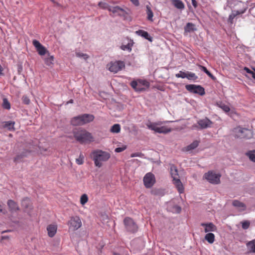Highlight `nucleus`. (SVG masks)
Returning a JSON list of instances; mask_svg holds the SVG:
<instances>
[{"label":"nucleus","mask_w":255,"mask_h":255,"mask_svg":"<svg viewBox=\"0 0 255 255\" xmlns=\"http://www.w3.org/2000/svg\"><path fill=\"white\" fill-rule=\"evenodd\" d=\"M73 135L76 140L81 144L93 141V138L91 133L85 129L74 130Z\"/></svg>","instance_id":"obj_1"},{"label":"nucleus","mask_w":255,"mask_h":255,"mask_svg":"<svg viewBox=\"0 0 255 255\" xmlns=\"http://www.w3.org/2000/svg\"><path fill=\"white\" fill-rule=\"evenodd\" d=\"M92 156L95 166L98 167H101L102 166V162L107 161L111 156L109 153L101 150L94 151Z\"/></svg>","instance_id":"obj_2"},{"label":"nucleus","mask_w":255,"mask_h":255,"mask_svg":"<svg viewBox=\"0 0 255 255\" xmlns=\"http://www.w3.org/2000/svg\"><path fill=\"white\" fill-rule=\"evenodd\" d=\"M169 122H164V123ZM163 123V122H158L156 123L149 122L147 123L146 125L149 129L154 130L157 133L165 134L170 132L171 131V129L170 128H168L166 126H160Z\"/></svg>","instance_id":"obj_3"},{"label":"nucleus","mask_w":255,"mask_h":255,"mask_svg":"<svg viewBox=\"0 0 255 255\" xmlns=\"http://www.w3.org/2000/svg\"><path fill=\"white\" fill-rule=\"evenodd\" d=\"M235 136L237 138L249 139L253 137L252 131L246 128L238 127L234 129Z\"/></svg>","instance_id":"obj_4"},{"label":"nucleus","mask_w":255,"mask_h":255,"mask_svg":"<svg viewBox=\"0 0 255 255\" xmlns=\"http://www.w3.org/2000/svg\"><path fill=\"white\" fill-rule=\"evenodd\" d=\"M124 224L126 231L130 233H135L138 230V226L134 221L129 217L124 220Z\"/></svg>","instance_id":"obj_5"},{"label":"nucleus","mask_w":255,"mask_h":255,"mask_svg":"<svg viewBox=\"0 0 255 255\" xmlns=\"http://www.w3.org/2000/svg\"><path fill=\"white\" fill-rule=\"evenodd\" d=\"M220 174H217L212 171L206 173L204 177L207 179L210 183L214 184H218L220 182Z\"/></svg>","instance_id":"obj_6"},{"label":"nucleus","mask_w":255,"mask_h":255,"mask_svg":"<svg viewBox=\"0 0 255 255\" xmlns=\"http://www.w3.org/2000/svg\"><path fill=\"white\" fill-rule=\"evenodd\" d=\"M185 88L187 91L192 93L198 94L201 96L205 94L204 88L200 85L194 84L186 85Z\"/></svg>","instance_id":"obj_7"},{"label":"nucleus","mask_w":255,"mask_h":255,"mask_svg":"<svg viewBox=\"0 0 255 255\" xmlns=\"http://www.w3.org/2000/svg\"><path fill=\"white\" fill-rule=\"evenodd\" d=\"M143 180L144 186L147 188H151L155 182L154 175L150 172L145 174Z\"/></svg>","instance_id":"obj_8"},{"label":"nucleus","mask_w":255,"mask_h":255,"mask_svg":"<svg viewBox=\"0 0 255 255\" xmlns=\"http://www.w3.org/2000/svg\"><path fill=\"white\" fill-rule=\"evenodd\" d=\"M69 228L75 231L81 227L82 223L79 217L75 216L71 218L68 222Z\"/></svg>","instance_id":"obj_9"},{"label":"nucleus","mask_w":255,"mask_h":255,"mask_svg":"<svg viewBox=\"0 0 255 255\" xmlns=\"http://www.w3.org/2000/svg\"><path fill=\"white\" fill-rule=\"evenodd\" d=\"M124 67L125 64L123 62L120 61H116L110 63L109 70L111 72L116 73L121 70Z\"/></svg>","instance_id":"obj_10"},{"label":"nucleus","mask_w":255,"mask_h":255,"mask_svg":"<svg viewBox=\"0 0 255 255\" xmlns=\"http://www.w3.org/2000/svg\"><path fill=\"white\" fill-rule=\"evenodd\" d=\"M197 124L199 126V128H198L197 126H194V127L200 129H205L211 127L213 123L208 118H205L203 119L199 120Z\"/></svg>","instance_id":"obj_11"},{"label":"nucleus","mask_w":255,"mask_h":255,"mask_svg":"<svg viewBox=\"0 0 255 255\" xmlns=\"http://www.w3.org/2000/svg\"><path fill=\"white\" fill-rule=\"evenodd\" d=\"M110 11L119 16H125V15L127 14L126 11L119 6H111V7L110 8Z\"/></svg>","instance_id":"obj_12"},{"label":"nucleus","mask_w":255,"mask_h":255,"mask_svg":"<svg viewBox=\"0 0 255 255\" xmlns=\"http://www.w3.org/2000/svg\"><path fill=\"white\" fill-rule=\"evenodd\" d=\"M201 226L205 227L204 231L205 233L215 232L217 230L216 226L212 223H201Z\"/></svg>","instance_id":"obj_13"},{"label":"nucleus","mask_w":255,"mask_h":255,"mask_svg":"<svg viewBox=\"0 0 255 255\" xmlns=\"http://www.w3.org/2000/svg\"><path fill=\"white\" fill-rule=\"evenodd\" d=\"M7 204L9 210L11 212H16L19 210V208L17 203L12 200H8Z\"/></svg>","instance_id":"obj_14"},{"label":"nucleus","mask_w":255,"mask_h":255,"mask_svg":"<svg viewBox=\"0 0 255 255\" xmlns=\"http://www.w3.org/2000/svg\"><path fill=\"white\" fill-rule=\"evenodd\" d=\"M130 86L137 92H141L145 90V87H142L141 83H139L138 81H132L130 83Z\"/></svg>","instance_id":"obj_15"},{"label":"nucleus","mask_w":255,"mask_h":255,"mask_svg":"<svg viewBox=\"0 0 255 255\" xmlns=\"http://www.w3.org/2000/svg\"><path fill=\"white\" fill-rule=\"evenodd\" d=\"M83 125L89 123L94 120V116L92 114H84L81 115Z\"/></svg>","instance_id":"obj_16"},{"label":"nucleus","mask_w":255,"mask_h":255,"mask_svg":"<svg viewBox=\"0 0 255 255\" xmlns=\"http://www.w3.org/2000/svg\"><path fill=\"white\" fill-rule=\"evenodd\" d=\"M71 124L74 126L84 125L81 115L73 118L71 120Z\"/></svg>","instance_id":"obj_17"},{"label":"nucleus","mask_w":255,"mask_h":255,"mask_svg":"<svg viewBox=\"0 0 255 255\" xmlns=\"http://www.w3.org/2000/svg\"><path fill=\"white\" fill-rule=\"evenodd\" d=\"M135 33L139 36H140L148 41L151 42L152 41V37L149 35L147 31L143 30H138L135 31Z\"/></svg>","instance_id":"obj_18"},{"label":"nucleus","mask_w":255,"mask_h":255,"mask_svg":"<svg viewBox=\"0 0 255 255\" xmlns=\"http://www.w3.org/2000/svg\"><path fill=\"white\" fill-rule=\"evenodd\" d=\"M232 204L234 207H236L240 211H244L246 210V205L244 203H243L238 200L233 201Z\"/></svg>","instance_id":"obj_19"},{"label":"nucleus","mask_w":255,"mask_h":255,"mask_svg":"<svg viewBox=\"0 0 255 255\" xmlns=\"http://www.w3.org/2000/svg\"><path fill=\"white\" fill-rule=\"evenodd\" d=\"M173 181V184L176 186V188L177 189L178 192L180 193H181L184 191V187L183 185L181 182L179 178H176L175 179V180Z\"/></svg>","instance_id":"obj_20"},{"label":"nucleus","mask_w":255,"mask_h":255,"mask_svg":"<svg viewBox=\"0 0 255 255\" xmlns=\"http://www.w3.org/2000/svg\"><path fill=\"white\" fill-rule=\"evenodd\" d=\"M48 235L50 237H53L56 233L57 226L54 225H50L47 228Z\"/></svg>","instance_id":"obj_21"},{"label":"nucleus","mask_w":255,"mask_h":255,"mask_svg":"<svg viewBox=\"0 0 255 255\" xmlns=\"http://www.w3.org/2000/svg\"><path fill=\"white\" fill-rule=\"evenodd\" d=\"M196 30L195 25L191 22L187 23L184 27V30L186 32H191Z\"/></svg>","instance_id":"obj_22"},{"label":"nucleus","mask_w":255,"mask_h":255,"mask_svg":"<svg viewBox=\"0 0 255 255\" xmlns=\"http://www.w3.org/2000/svg\"><path fill=\"white\" fill-rule=\"evenodd\" d=\"M170 173L171 175L173 178V180H175V179H176V178H179L178 170L177 168L175 166L172 165V166H171Z\"/></svg>","instance_id":"obj_23"},{"label":"nucleus","mask_w":255,"mask_h":255,"mask_svg":"<svg viewBox=\"0 0 255 255\" xmlns=\"http://www.w3.org/2000/svg\"><path fill=\"white\" fill-rule=\"evenodd\" d=\"M172 3L178 9H183L185 7L183 2L180 0H173Z\"/></svg>","instance_id":"obj_24"},{"label":"nucleus","mask_w":255,"mask_h":255,"mask_svg":"<svg viewBox=\"0 0 255 255\" xmlns=\"http://www.w3.org/2000/svg\"><path fill=\"white\" fill-rule=\"evenodd\" d=\"M21 206L25 209H29L30 207V200L28 198H24L21 201Z\"/></svg>","instance_id":"obj_25"},{"label":"nucleus","mask_w":255,"mask_h":255,"mask_svg":"<svg viewBox=\"0 0 255 255\" xmlns=\"http://www.w3.org/2000/svg\"><path fill=\"white\" fill-rule=\"evenodd\" d=\"M205 239L209 244H213L215 241V235L212 233H208L205 235Z\"/></svg>","instance_id":"obj_26"},{"label":"nucleus","mask_w":255,"mask_h":255,"mask_svg":"<svg viewBox=\"0 0 255 255\" xmlns=\"http://www.w3.org/2000/svg\"><path fill=\"white\" fill-rule=\"evenodd\" d=\"M200 69L203 71H204L209 77H210L212 80H215L216 79L215 77H214L208 70L207 69L202 65H198Z\"/></svg>","instance_id":"obj_27"},{"label":"nucleus","mask_w":255,"mask_h":255,"mask_svg":"<svg viewBox=\"0 0 255 255\" xmlns=\"http://www.w3.org/2000/svg\"><path fill=\"white\" fill-rule=\"evenodd\" d=\"M146 13L147 15V18L148 20L153 21L152 17L153 16V12L149 5H146Z\"/></svg>","instance_id":"obj_28"},{"label":"nucleus","mask_w":255,"mask_h":255,"mask_svg":"<svg viewBox=\"0 0 255 255\" xmlns=\"http://www.w3.org/2000/svg\"><path fill=\"white\" fill-rule=\"evenodd\" d=\"M217 105L226 113H228L230 111V107L222 102L217 103Z\"/></svg>","instance_id":"obj_29"},{"label":"nucleus","mask_w":255,"mask_h":255,"mask_svg":"<svg viewBox=\"0 0 255 255\" xmlns=\"http://www.w3.org/2000/svg\"><path fill=\"white\" fill-rule=\"evenodd\" d=\"M199 143V141L198 140H194L192 143H191L190 144L188 145L186 148L187 151H190L191 150L194 149L195 148H196Z\"/></svg>","instance_id":"obj_30"},{"label":"nucleus","mask_w":255,"mask_h":255,"mask_svg":"<svg viewBox=\"0 0 255 255\" xmlns=\"http://www.w3.org/2000/svg\"><path fill=\"white\" fill-rule=\"evenodd\" d=\"M247 246L250 252L255 253V239L247 243Z\"/></svg>","instance_id":"obj_31"},{"label":"nucleus","mask_w":255,"mask_h":255,"mask_svg":"<svg viewBox=\"0 0 255 255\" xmlns=\"http://www.w3.org/2000/svg\"><path fill=\"white\" fill-rule=\"evenodd\" d=\"M121 130V126L119 124L114 125L110 129V131L113 133H119Z\"/></svg>","instance_id":"obj_32"},{"label":"nucleus","mask_w":255,"mask_h":255,"mask_svg":"<svg viewBox=\"0 0 255 255\" xmlns=\"http://www.w3.org/2000/svg\"><path fill=\"white\" fill-rule=\"evenodd\" d=\"M53 60H54L53 56H50L49 55V53L48 54V57L45 58L44 59L45 63L47 66H49L52 65L53 64Z\"/></svg>","instance_id":"obj_33"},{"label":"nucleus","mask_w":255,"mask_h":255,"mask_svg":"<svg viewBox=\"0 0 255 255\" xmlns=\"http://www.w3.org/2000/svg\"><path fill=\"white\" fill-rule=\"evenodd\" d=\"M14 123L11 121L5 122L3 123V127L10 130L13 128Z\"/></svg>","instance_id":"obj_34"},{"label":"nucleus","mask_w":255,"mask_h":255,"mask_svg":"<svg viewBox=\"0 0 255 255\" xmlns=\"http://www.w3.org/2000/svg\"><path fill=\"white\" fill-rule=\"evenodd\" d=\"M186 75L187 76L186 78H187L188 80H192L195 81L198 79V76H196L195 73L187 72V73H186Z\"/></svg>","instance_id":"obj_35"},{"label":"nucleus","mask_w":255,"mask_h":255,"mask_svg":"<svg viewBox=\"0 0 255 255\" xmlns=\"http://www.w3.org/2000/svg\"><path fill=\"white\" fill-rule=\"evenodd\" d=\"M250 159L255 162V150L250 151L246 153Z\"/></svg>","instance_id":"obj_36"},{"label":"nucleus","mask_w":255,"mask_h":255,"mask_svg":"<svg viewBox=\"0 0 255 255\" xmlns=\"http://www.w3.org/2000/svg\"><path fill=\"white\" fill-rule=\"evenodd\" d=\"M98 5L103 9H108L109 11H110V8L111 7V6L108 4L107 3L102 1L99 2Z\"/></svg>","instance_id":"obj_37"},{"label":"nucleus","mask_w":255,"mask_h":255,"mask_svg":"<svg viewBox=\"0 0 255 255\" xmlns=\"http://www.w3.org/2000/svg\"><path fill=\"white\" fill-rule=\"evenodd\" d=\"M37 51L40 55H44L47 53V54L49 53L48 51L46 50V49L43 46H42L41 47L38 48L37 50Z\"/></svg>","instance_id":"obj_38"},{"label":"nucleus","mask_w":255,"mask_h":255,"mask_svg":"<svg viewBox=\"0 0 255 255\" xmlns=\"http://www.w3.org/2000/svg\"><path fill=\"white\" fill-rule=\"evenodd\" d=\"M132 46V44H131L130 43H128L126 45H122L121 46V48L123 50H127V51L130 52L131 50Z\"/></svg>","instance_id":"obj_39"},{"label":"nucleus","mask_w":255,"mask_h":255,"mask_svg":"<svg viewBox=\"0 0 255 255\" xmlns=\"http://www.w3.org/2000/svg\"><path fill=\"white\" fill-rule=\"evenodd\" d=\"M2 107L6 110H9L10 108V103L6 98L3 99Z\"/></svg>","instance_id":"obj_40"},{"label":"nucleus","mask_w":255,"mask_h":255,"mask_svg":"<svg viewBox=\"0 0 255 255\" xmlns=\"http://www.w3.org/2000/svg\"><path fill=\"white\" fill-rule=\"evenodd\" d=\"M10 236L7 235H3L0 237V242L1 243L6 244L7 242H8L10 240Z\"/></svg>","instance_id":"obj_41"},{"label":"nucleus","mask_w":255,"mask_h":255,"mask_svg":"<svg viewBox=\"0 0 255 255\" xmlns=\"http://www.w3.org/2000/svg\"><path fill=\"white\" fill-rule=\"evenodd\" d=\"M84 155L83 153H80L79 157L76 158V162L79 165H81L84 163Z\"/></svg>","instance_id":"obj_42"},{"label":"nucleus","mask_w":255,"mask_h":255,"mask_svg":"<svg viewBox=\"0 0 255 255\" xmlns=\"http://www.w3.org/2000/svg\"><path fill=\"white\" fill-rule=\"evenodd\" d=\"M76 56L78 57L83 58L85 60H86L89 58V56L87 54L80 52H76Z\"/></svg>","instance_id":"obj_43"},{"label":"nucleus","mask_w":255,"mask_h":255,"mask_svg":"<svg viewBox=\"0 0 255 255\" xmlns=\"http://www.w3.org/2000/svg\"><path fill=\"white\" fill-rule=\"evenodd\" d=\"M246 9H247V7H245L241 10H233L232 12V14H234L235 16L236 17L238 15L243 14L244 12H245Z\"/></svg>","instance_id":"obj_44"},{"label":"nucleus","mask_w":255,"mask_h":255,"mask_svg":"<svg viewBox=\"0 0 255 255\" xmlns=\"http://www.w3.org/2000/svg\"><path fill=\"white\" fill-rule=\"evenodd\" d=\"M88 200V196L86 194H83L81 196L80 198V202L82 205H84L87 202Z\"/></svg>","instance_id":"obj_45"},{"label":"nucleus","mask_w":255,"mask_h":255,"mask_svg":"<svg viewBox=\"0 0 255 255\" xmlns=\"http://www.w3.org/2000/svg\"><path fill=\"white\" fill-rule=\"evenodd\" d=\"M250 223L248 221H245L242 222V227L243 229L246 230L250 227Z\"/></svg>","instance_id":"obj_46"},{"label":"nucleus","mask_w":255,"mask_h":255,"mask_svg":"<svg viewBox=\"0 0 255 255\" xmlns=\"http://www.w3.org/2000/svg\"><path fill=\"white\" fill-rule=\"evenodd\" d=\"M33 45L35 46L36 50L43 46L37 40H33L32 41Z\"/></svg>","instance_id":"obj_47"},{"label":"nucleus","mask_w":255,"mask_h":255,"mask_svg":"<svg viewBox=\"0 0 255 255\" xmlns=\"http://www.w3.org/2000/svg\"><path fill=\"white\" fill-rule=\"evenodd\" d=\"M175 76L177 78H186V77H187V76L186 75V73L182 72L181 71H180L179 72V73L176 74L175 75Z\"/></svg>","instance_id":"obj_48"},{"label":"nucleus","mask_w":255,"mask_h":255,"mask_svg":"<svg viewBox=\"0 0 255 255\" xmlns=\"http://www.w3.org/2000/svg\"><path fill=\"white\" fill-rule=\"evenodd\" d=\"M139 82V83H141V85L142 87H149V83L148 81H146V80H138V81Z\"/></svg>","instance_id":"obj_49"},{"label":"nucleus","mask_w":255,"mask_h":255,"mask_svg":"<svg viewBox=\"0 0 255 255\" xmlns=\"http://www.w3.org/2000/svg\"><path fill=\"white\" fill-rule=\"evenodd\" d=\"M22 102L26 105H28L30 103V100L26 96H23L22 97Z\"/></svg>","instance_id":"obj_50"},{"label":"nucleus","mask_w":255,"mask_h":255,"mask_svg":"<svg viewBox=\"0 0 255 255\" xmlns=\"http://www.w3.org/2000/svg\"><path fill=\"white\" fill-rule=\"evenodd\" d=\"M127 148V146L124 145L123 147H117L115 149V151L116 152H121L125 150Z\"/></svg>","instance_id":"obj_51"},{"label":"nucleus","mask_w":255,"mask_h":255,"mask_svg":"<svg viewBox=\"0 0 255 255\" xmlns=\"http://www.w3.org/2000/svg\"><path fill=\"white\" fill-rule=\"evenodd\" d=\"M235 17V15L234 14H231L230 15H229V19H228V21L231 22V23H233V19H234V18Z\"/></svg>","instance_id":"obj_52"},{"label":"nucleus","mask_w":255,"mask_h":255,"mask_svg":"<svg viewBox=\"0 0 255 255\" xmlns=\"http://www.w3.org/2000/svg\"><path fill=\"white\" fill-rule=\"evenodd\" d=\"M174 208L175 209V211L177 213H179L180 212H181V208L180 207H179V206H177V205H175L174 206Z\"/></svg>","instance_id":"obj_53"},{"label":"nucleus","mask_w":255,"mask_h":255,"mask_svg":"<svg viewBox=\"0 0 255 255\" xmlns=\"http://www.w3.org/2000/svg\"><path fill=\"white\" fill-rule=\"evenodd\" d=\"M130 0L135 6H138L139 4L138 0Z\"/></svg>","instance_id":"obj_54"},{"label":"nucleus","mask_w":255,"mask_h":255,"mask_svg":"<svg viewBox=\"0 0 255 255\" xmlns=\"http://www.w3.org/2000/svg\"><path fill=\"white\" fill-rule=\"evenodd\" d=\"M23 156H24V155H21V154H20V155H17V156L14 158V161H18L19 159H20V158H22Z\"/></svg>","instance_id":"obj_55"},{"label":"nucleus","mask_w":255,"mask_h":255,"mask_svg":"<svg viewBox=\"0 0 255 255\" xmlns=\"http://www.w3.org/2000/svg\"><path fill=\"white\" fill-rule=\"evenodd\" d=\"M244 70L246 71L248 73H249V74H250L251 75L254 72L253 71H252V70H251L249 68H248L247 67H245L244 68Z\"/></svg>","instance_id":"obj_56"},{"label":"nucleus","mask_w":255,"mask_h":255,"mask_svg":"<svg viewBox=\"0 0 255 255\" xmlns=\"http://www.w3.org/2000/svg\"><path fill=\"white\" fill-rule=\"evenodd\" d=\"M18 73L20 74L22 70V66L21 64L18 65Z\"/></svg>","instance_id":"obj_57"},{"label":"nucleus","mask_w":255,"mask_h":255,"mask_svg":"<svg viewBox=\"0 0 255 255\" xmlns=\"http://www.w3.org/2000/svg\"><path fill=\"white\" fill-rule=\"evenodd\" d=\"M192 0V3L193 6L196 8L197 6V2L196 1V0Z\"/></svg>","instance_id":"obj_58"},{"label":"nucleus","mask_w":255,"mask_h":255,"mask_svg":"<svg viewBox=\"0 0 255 255\" xmlns=\"http://www.w3.org/2000/svg\"><path fill=\"white\" fill-rule=\"evenodd\" d=\"M140 153H132L130 155L131 157H136V156H139Z\"/></svg>","instance_id":"obj_59"},{"label":"nucleus","mask_w":255,"mask_h":255,"mask_svg":"<svg viewBox=\"0 0 255 255\" xmlns=\"http://www.w3.org/2000/svg\"><path fill=\"white\" fill-rule=\"evenodd\" d=\"M2 68L1 66V65L0 64V75H3V73L2 72Z\"/></svg>","instance_id":"obj_60"},{"label":"nucleus","mask_w":255,"mask_h":255,"mask_svg":"<svg viewBox=\"0 0 255 255\" xmlns=\"http://www.w3.org/2000/svg\"><path fill=\"white\" fill-rule=\"evenodd\" d=\"M10 231H10V230H5V231H2L1 233L2 234H4V233H5L9 232H10Z\"/></svg>","instance_id":"obj_61"},{"label":"nucleus","mask_w":255,"mask_h":255,"mask_svg":"<svg viewBox=\"0 0 255 255\" xmlns=\"http://www.w3.org/2000/svg\"><path fill=\"white\" fill-rule=\"evenodd\" d=\"M152 193H153L154 195H156V194H157V191H152Z\"/></svg>","instance_id":"obj_62"},{"label":"nucleus","mask_w":255,"mask_h":255,"mask_svg":"<svg viewBox=\"0 0 255 255\" xmlns=\"http://www.w3.org/2000/svg\"><path fill=\"white\" fill-rule=\"evenodd\" d=\"M73 100L71 99V100H70L68 102V103H73Z\"/></svg>","instance_id":"obj_63"},{"label":"nucleus","mask_w":255,"mask_h":255,"mask_svg":"<svg viewBox=\"0 0 255 255\" xmlns=\"http://www.w3.org/2000/svg\"><path fill=\"white\" fill-rule=\"evenodd\" d=\"M239 4H243V3L242 2H239Z\"/></svg>","instance_id":"obj_64"}]
</instances>
